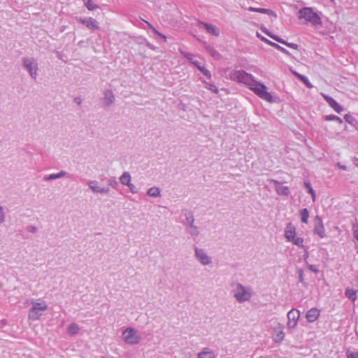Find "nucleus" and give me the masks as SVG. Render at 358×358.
<instances>
[{
  "instance_id": "51",
  "label": "nucleus",
  "mask_w": 358,
  "mask_h": 358,
  "mask_svg": "<svg viewBox=\"0 0 358 358\" xmlns=\"http://www.w3.org/2000/svg\"><path fill=\"white\" fill-rule=\"evenodd\" d=\"M303 248L305 250V253L303 255V258H304V260L306 261L307 258L308 257V248H305V247H304Z\"/></svg>"
},
{
  "instance_id": "48",
  "label": "nucleus",
  "mask_w": 358,
  "mask_h": 358,
  "mask_svg": "<svg viewBox=\"0 0 358 358\" xmlns=\"http://www.w3.org/2000/svg\"><path fill=\"white\" fill-rule=\"evenodd\" d=\"M145 45L148 48H149L150 49L152 50H156V46H155L154 45L151 44L150 43H149L148 41H146L145 43Z\"/></svg>"
},
{
  "instance_id": "9",
  "label": "nucleus",
  "mask_w": 358,
  "mask_h": 358,
  "mask_svg": "<svg viewBox=\"0 0 358 358\" xmlns=\"http://www.w3.org/2000/svg\"><path fill=\"white\" fill-rule=\"evenodd\" d=\"M300 315V311L296 308H292L287 313V328L288 329H293L297 326Z\"/></svg>"
},
{
  "instance_id": "5",
  "label": "nucleus",
  "mask_w": 358,
  "mask_h": 358,
  "mask_svg": "<svg viewBox=\"0 0 358 358\" xmlns=\"http://www.w3.org/2000/svg\"><path fill=\"white\" fill-rule=\"evenodd\" d=\"M31 303L32 306L29 311L28 317L31 320L36 321L40 319L43 312L48 310V306L44 301H34Z\"/></svg>"
},
{
  "instance_id": "58",
  "label": "nucleus",
  "mask_w": 358,
  "mask_h": 358,
  "mask_svg": "<svg viewBox=\"0 0 358 358\" xmlns=\"http://www.w3.org/2000/svg\"><path fill=\"white\" fill-rule=\"evenodd\" d=\"M103 358H106V357H103Z\"/></svg>"
},
{
  "instance_id": "52",
  "label": "nucleus",
  "mask_w": 358,
  "mask_h": 358,
  "mask_svg": "<svg viewBox=\"0 0 358 358\" xmlns=\"http://www.w3.org/2000/svg\"><path fill=\"white\" fill-rule=\"evenodd\" d=\"M197 69H198V66H202L203 65H201V64L198 62L197 60H194V61H192V63Z\"/></svg>"
},
{
  "instance_id": "38",
  "label": "nucleus",
  "mask_w": 358,
  "mask_h": 358,
  "mask_svg": "<svg viewBox=\"0 0 358 358\" xmlns=\"http://www.w3.org/2000/svg\"><path fill=\"white\" fill-rule=\"evenodd\" d=\"M344 120L350 124H354L355 122V117L350 114H345L344 115Z\"/></svg>"
},
{
  "instance_id": "18",
  "label": "nucleus",
  "mask_w": 358,
  "mask_h": 358,
  "mask_svg": "<svg viewBox=\"0 0 358 358\" xmlns=\"http://www.w3.org/2000/svg\"><path fill=\"white\" fill-rule=\"evenodd\" d=\"M115 101V96L111 90H106L103 101L105 106H110Z\"/></svg>"
},
{
  "instance_id": "35",
  "label": "nucleus",
  "mask_w": 358,
  "mask_h": 358,
  "mask_svg": "<svg viewBox=\"0 0 358 358\" xmlns=\"http://www.w3.org/2000/svg\"><path fill=\"white\" fill-rule=\"evenodd\" d=\"M257 36L262 41L265 42L266 43L270 45L271 46L275 48V45H277V43L271 41L270 40L267 39L262 35H261L259 33H257Z\"/></svg>"
},
{
  "instance_id": "50",
  "label": "nucleus",
  "mask_w": 358,
  "mask_h": 358,
  "mask_svg": "<svg viewBox=\"0 0 358 358\" xmlns=\"http://www.w3.org/2000/svg\"><path fill=\"white\" fill-rule=\"evenodd\" d=\"M299 281L301 282H303V271L301 270L299 271Z\"/></svg>"
},
{
  "instance_id": "1",
  "label": "nucleus",
  "mask_w": 358,
  "mask_h": 358,
  "mask_svg": "<svg viewBox=\"0 0 358 358\" xmlns=\"http://www.w3.org/2000/svg\"><path fill=\"white\" fill-rule=\"evenodd\" d=\"M229 78L233 81L245 85L260 99L268 103L276 101L275 97L268 92V87L252 74L243 70H234L230 72Z\"/></svg>"
},
{
  "instance_id": "43",
  "label": "nucleus",
  "mask_w": 358,
  "mask_h": 358,
  "mask_svg": "<svg viewBox=\"0 0 358 358\" xmlns=\"http://www.w3.org/2000/svg\"><path fill=\"white\" fill-rule=\"evenodd\" d=\"M27 231L30 233L35 234L38 231V229L36 227H35L34 225H29L27 227Z\"/></svg>"
},
{
  "instance_id": "56",
  "label": "nucleus",
  "mask_w": 358,
  "mask_h": 358,
  "mask_svg": "<svg viewBox=\"0 0 358 358\" xmlns=\"http://www.w3.org/2000/svg\"><path fill=\"white\" fill-rule=\"evenodd\" d=\"M306 78L307 77H306L305 76L301 75L299 79H300L303 82L304 80H306Z\"/></svg>"
},
{
  "instance_id": "53",
  "label": "nucleus",
  "mask_w": 358,
  "mask_h": 358,
  "mask_svg": "<svg viewBox=\"0 0 358 358\" xmlns=\"http://www.w3.org/2000/svg\"><path fill=\"white\" fill-rule=\"evenodd\" d=\"M354 237H355V238L357 240V241L358 243V229H355V231H354Z\"/></svg>"
},
{
  "instance_id": "24",
  "label": "nucleus",
  "mask_w": 358,
  "mask_h": 358,
  "mask_svg": "<svg viewBox=\"0 0 358 358\" xmlns=\"http://www.w3.org/2000/svg\"><path fill=\"white\" fill-rule=\"evenodd\" d=\"M148 196L150 197H158L161 196V189L158 187H152L147 191Z\"/></svg>"
},
{
  "instance_id": "15",
  "label": "nucleus",
  "mask_w": 358,
  "mask_h": 358,
  "mask_svg": "<svg viewBox=\"0 0 358 358\" xmlns=\"http://www.w3.org/2000/svg\"><path fill=\"white\" fill-rule=\"evenodd\" d=\"M320 310L317 308H312L306 313V318L310 323L315 322L320 315Z\"/></svg>"
},
{
  "instance_id": "36",
  "label": "nucleus",
  "mask_w": 358,
  "mask_h": 358,
  "mask_svg": "<svg viewBox=\"0 0 358 358\" xmlns=\"http://www.w3.org/2000/svg\"><path fill=\"white\" fill-rule=\"evenodd\" d=\"M198 69L208 79L211 78V73L204 66H198Z\"/></svg>"
},
{
  "instance_id": "13",
  "label": "nucleus",
  "mask_w": 358,
  "mask_h": 358,
  "mask_svg": "<svg viewBox=\"0 0 358 358\" xmlns=\"http://www.w3.org/2000/svg\"><path fill=\"white\" fill-rule=\"evenodd\" d=\"M322 96L328 103L329 106L332 108L336 113H340L343 110V106H341L336 100L332 97L327 95L326 94L321 93Z\"/></svg>"
},
{
  "instance_id": "14",
  "label": "nucleus",
  "mask_w": 358,
  "mask_h": 358,
  "mask_svg": "<svg viewBox=\"0 0 358 358\" xmlns=\"http://www.w3.org/2000/svg\"><path fill=\"white\" fill-rule=\"evenodd\" d=\"M271 182L274 185L275 191L278 194L282 196H288L290 192L289 187L287 186H283L280 182L272 179L271 180Z\"/></svg>"
},
{
  "instance_id": "55",
  "label": "nucleus",
  "mask_w": 358,
  "mask_h": 358,
  "mask_svg": "<svg viewBox=\"0 0 358 358\" xmlns=\"http://www.w3.org/2000/svg\"><path fill=\"white\" fill-rule=\"evenodd\" d=\"M292 73H293V74H294L296 77H297L298 78H299V77H300V76H301V74H300V73H297V72H296V71H292Z\"/></svg>"
},
{
  "instance_id": "10",
  "label": "nucleus",
  "mask_w": 358,
  "mask_h": 358,
  "mask_svg": "<svg viewBox=\"0 0 358 358\" xmlns=\"http://www.w3.org/2000/svg\"><path fill=\"white\" fill-rule=\"evenodd\" d=\"M89 189L94 194H99L101 195H108L110 192V188L108 187L101 186L97 180H90L87 181Z\"/></svg>"
},
{
  "instance_id": "33",
  "label": "nucleus",
  "mask_w": 358,
  "mask_h": 358,
  "mask_svg": "<svg viewBox=\"0 0 358 358\" xmlns=\"http://www.w3.org/2000/svg\"><path fill=\"white\" fill-rule=\"evenodd\" d=\"M85 6L89 10H94L98 8V6L93 3L92 0H83Z\"/></svg>"
},
{
  "instance_id": "6",
  "label": "nucleus",
  "mask_w": 358,
  "mask_h": 358,
  "mask_svg": "<svg viewBox=\"0 0 358 358\" xmlns=\"http://www.w3.org/2000/svg\"><path fill=\"white\" fill-rule=\"evenodd\" d=\"M24 69L28 72L29 76L36 80L38 76V63L36 59L31 57H24L22 59Z\"/></svg>"
},
{
  "instance_id": "34",
  "label": "nucleus",
  "mask_w": 358,
  "mask_h": 358,
  "mask_svg": "<svg viewBox=\"0 0 358 358\" xmlns=\"http://www.w3.org/2000/svg\"><path fill=\"white\" fill-rule=\"evenodd\" d=\"M324 119L327 121H336L339 124L343 123V120L341 117H339L338 116H336L335 115H326Z\"/></svg>"
},
{
  "instance_id": "12",
  "label": "nucleus",
  "mask_w": 358,
  "mask_h": 358,
  "mask_svg": "<svg viewBox=\"0 0 358 358\" xmlns=\"http://www.w3.org/2000/svg\"><path fill=\"white\" fill-rule=\"evenodd\" d=\"M77 21L86 26L91 31L98 30L99 29V22L92 17H77Z\"/></svg>"
},
{
  "instance_id": "41",
  "label": "nucleus",
  "mask_w": 358,
  "mask_h": 358,
  "mask_svg": "<svg viewBox=\"0 0 358 358\" xmlns=\"http://www.w3.org/2000/svg\"><path fill=\"white\" fill-rule=\"evenodd\" d=\"M129 189V191L132 193V194H136L138 193V189L137 187L133 184L131 183V182L127 185Z\"/></svg>"
},
{
  "instance_id": "17",
  "label": "nucleus",
  "mask_w": 358,
  "mask_h": 358,
  "mask_svg": "<svg viewBox=\"0 0 358 358\" xmlns=\"http://www.w3.org/2000/svg\"><path fill=\"white\" fill-rule=\"evenodd\" d=\"M216 354L209 348H204L197 354V358H215Z\"/></svg>"
},
{
  "instance_id": "45",
  "label": "nucleus",
  "mask_w": 358,
  "mask_h": 358,
  "mask_svg": "<svg viewBox=\"0 0 358 358\" xmlns=\"http://www.w3.org/2000/svg\"><path fill=\"white\" fill-rule=\"evenodd\" d=\"M275 48H276L277 50H280V52H282L285 54H289V52L285 48H282V46L279 45L278 44L275 45Z\"/></svg>"
},
{
  "instance_id": "44",
  "label": "nucleus",
  "mask_w": 358,
  "mask_h": 358,
  "mask_svg": "<svg viewBox=\"0 0 358 358\" xmlns=\"http://www.w3.org/2000/svg\"><path fill=\"white\" fill-rule=\"evenodd\" d=\"M108 184L113 188H115L117 186V182L114 178L109 179L108 180Z\"/></svg>"
},
{
  "instance_id": "26",
  "label": "nucleus",
  "mask_w": 358,
  "mask_h": 358,
  "mask_svg": "<svg viewBox=\"0 0 358 358\" xmlns=\"http://www.w3.org/2000/svg\"><path fill=\"white\" fill-rule=\"evenodd\" d=\"M301 220L303 223L308 224L309 218V212L307 208H303L299 211Z\"/></svg>"
},
{
  "instance_id": "7",
  "label": "nucleus",
  "mask_w": 358,
  "mask_h": 358,
  "mask_svg": "<svg viewBox=\"0 0 358 358\" xmlns=\"http://www.w3.org/2000/svg\"><path fill=\"white\" fill-rule=\"evenodd\" d=\"M123 341L128 345H136L141 340V337L138 331L133 327L126 328L122 334Z\"/></svg>"
},
{
  "instance_id": "47",
  "label": "nucleus",
  "mask_w": 358,
  "mask_h": 358,
  "mask_svg": "<svg viewBox=\"0 0 358 358\" xmlns=\"http://www.w3.org/2000/svg\"><path fill=\"white\" fill-rule=\"evenodd\" d=\"M303 83L308 87V88H312L313 86V85L310 83L309 80L308 79V78H306V80H304L303 81Z\"/></svg>"
},
{
  "instance_id": "29",
  "label": "nucleus",
  "mask_w": 358,
  "mask_h": 358,
  "mask_svg": "<svg viewBox=\"0 0 358 358\" xmlns=\"http://www.w3.org/2000/svg\"><path fill=\"white\" fill-rule=\"evenodd\" d=\"M201 81L203 83L204 87L206 89H208V90H210L215 94L218 93L219 90H218L217 87L214 84L208 83L204 80H201Z\"/></svg>"
},
{
  "instance_id": "16",
  "label": "nucleus",
  "mask_w": 358,
  "mask_h": 358,
  "mask_svg": "<svg viewBox=\"0 0 358 358\" xmlns=\"http://www.w3.org/2000/svg\"><path fill=\"white\" fill-rule=\"evenodd\" d=\"M199 27L200 28H205L208 33L213 36H218L220 35V30L213 24L200 22Z\"/></svg>"
},
{
  "instance_id": "28",
  "label": "nucleus",
  "mask_w": 358,
  "mask_h": 358,
  "mask_svg": "<svg viewBox=\"0 0 358 358\" xmlns=\"http://www.w3.org/2000/svg\"><path fill=\"white\" fill-rule=\"evenodd\" d=\"M6 220V207L0 202V225L3 224Z\"/></svg>"
},
{
  "instance_id": "19",
  "label": "nucleus",
  "mask_w": 358,
  "mask_h": 358,
  "mask_svg": "<svg viewBox=\"0 0 358 358\" xmlns=\"http://www.w3.org/2000/svg\"><path fill=\"white\" fill-rule=\"evenodd\" d=\"M182 214L185 216V219L182 221V224L186 226H189L194 223V218L192 211L188 210H182Z\"/></svg>"
},
{
  "instance_id": "11",
  "label": "nucleus",
  "mask_w": 358,
  "mask_h": 358,
  "mask_svg": "<svg viewBox=\"0 0 358 358\" xmlns=\"http://www.w3.org/2000/svg\"><path fill=\"white\" fill-rule=\"evenodd\" d=\"M284 327L282 324L277 322L276 326L273 329L271 338L275 343H280L285 339Z\"/></svg>"
},
{
  "instance_id": "39",
  "label": "nucleus",
  "mask_w": 358,
  "mask_h": 358,
  "mask_svg": "<svg viewBox=\"0 0 358 358\" xmlns=\"http://www.w3.org/2000/svg\"><path fill=\"white\" fill-rule=\"evenodd\" d=\"M346 357L347 358H358V351L352 352L349 350L346 351Z\"/></svg>"
},
{
  "instance_id": "32",
  "label": "nucleus",
  "mask_w": 358,
  "mask_h": 358,
  "mask_svg": "<svg viewBox=\"0 0 358 358\" xmlns=\"http://www.w3.org/2000/svg\"><path fill=\"white\" fill-rule=\"evenodd\" d=\"M304 185L307 188L308 192L311 195L313 201H315L316 199V194L310 183L309 182H305Z\"/></svg>"
},
{
  "instance_id": "54",
  "label": "nucleus",
  "mask_w": 358,
  "mask_h": 358,
  "mask_svg": "<svg viewBox=\"0 0 358 358\" xmlns=\"http://www.w3.org/2000/svg\"><path fill=\"white\" fill-rule=\"evenodd\" d=\"M337 166L343 170L347 169V167L345 165H341L340 163H338Z\"/></svg>"
},
{
  "instance_id": "3",
  "label": "nucleus",
  "mask_w": 358,
  "mask_h": 358,
  "mask_svg": "<svg viewBox=\"0 0 358 358\" xmlns=\"http://www.w3.org/2000/svg\"><path fill=\"white\" fill-rule=\"evenodd\" d=\"M284 236L287 242L299 248H304V239L303 237L298 236L296 229L292 223L289 222L286 225L284 230Z\"/></svg>"
},
{
  "instance_id": "27",
  "label": "nucleus",
  "mask_w": 358,
  "mask_h": 358,
  "mask_svg": "<svg viewBox=\"0 0 358 358\" xmlns=\"http://www.w3.org/2000/svg\"><path fill=\"white\" fill-rule=\"evenodd\" d=\"M188 227V233L194 238H196L199 236V231L198 227L194 224V223L189 224Z\"/></svg>"
},
{
  "instance_id": "30",
  "label": "nucleus",
  "mask_w": 358,
  "mask_h": 358,
  "mask_svg": "<svg viewBox=\"0 0 358 358\" xmlns=\"http://www.w3.org/2000/svg\"><path fill=\"white\" fill-rule=\"evenodd\" d=\"M345 294L346 297H348L349 299L352 300V301H355L357 299V292L353 289H347L345 290Z\"/></svg>"
},
{
  "instance_id": "21",
  "label": "nucleus",
  "mask_w": 358,
  "mask_h": 358,
  "mask_svg": "<svg viewBox=\"0 0 358 358\" xmlns=\"http://www.w3.org/2000/svg\"><path fill=\"white\" fill-rule=\"evenodd\" d=\"M67 175V173L65 171H61L57 173H51L48 176H45L44 180L45 181L56 180L64 177Z\"/></svg>"
},
{
  "instance_id": "57",
  "label": "nucleus",
  "mask_w": 358,
  "mask_h": 358,
  "mask_svg": "<svg viewBox=\"0 0 358 358\" xmlns=\"http://www.w3.org/2000/svg\"><path fill=\"white\" fill-rule=\"evenodd\" d=\"M75 101L78 103L80 104L81 101L80 100H78V99H76Z\"/></svg>"
},
{
  "instance_id": "49",
  "label": "nucleus",
  "mask_w": 358,
  "mask_h": 358,
  "mask_svg": "<svg viewBox=\"0 0 358 358\" xmlns=\"http://www.w3.org/2000/svg\"><path fill=\"white\" fill-rule=\"evenodd\" d=\"M315 224H323L322 219L319 216H317V215L315 217Z\"/></svg>"
},
{
  "instance_id": "31",
  "label": "nucleus",
  "mask_w": 358,
  "mask_h": 358,
  "mask_svg": "<svg viewBox=\"0 0 358 358\" xmlns=\"http://www.w3.org/2000/svg\"><path fill=\"white\" fill-rule=\"evenodd\" d=\"M262 30L264 33H265L266 35H268L269 37H271L273 40H275L278 42H284V40L282 38H280L277 35L271 34L270 32V31L268 29H267L266 28H262Z\"/></svg>"
},
{
  "instance_id": "23",
  "label": "nucleus",
  "mask_w": 358,
  "mask_h": 358,
  "mask_svg": "<svg viewBox=\"0 0 358 358\" xmlns=\"http://www.w3.org/2000/svg\"><path fill=\"white\" fill-rule=\"evenodd\" d=\"M313 232L314 234L318 235L321 238H323L326 236L325 229L323 224H315Z\"/></svg>"
},
{
  "instance_id": "37",
  "label": "nucleus",
  "mask_w": 358,
  "mask_h": 358,
  "mask_svg": "<svg viewBox=\"0 0 358 358\" xmlns=\"http://www.w3.org/2000/svg\"><path fill=\"white\" fill-rule=\"evenodd\" d=\"M181 54L183 55L184 57H185L189 62H191V63H192V61L195 60L194 59L195 56L194 55H192V53L181 51Z\"/></svg>"
},
{
  "instance_id": "40",
  "label": "nucleus",
  "mask_w": 358,
  "mask_h": 358,
  "mask_svg": "<svg viewBox=\"0 0 358 358\" xmlns=\"http://www.w3.org/2000/svg\"><path fill=\"white\" fill-rule=\"evenodd\" d=\"M280 43L287 45V47H289L290 48L294 49V50H297L299 48V45L297 44L293 43H288V42L285 41V40H284V42H280Z\"/></svg>"
},
{
  "instance_id": "46",
  "label": "nucleus",
  "mask_w": 358,
  "mask_h": 358,
  "mask_svg": "<svg viewBox=\"0 0 358 358\" xmlns=\"http://www.w3.org/2000/svg\"><path fill=\"white\" fill-rule=\"evenodd\" d=\"M148 25H149V27H150V28L154 31V32H155V34H158L159 36H162L164 40H166V37L164 35H163V34H162L159 33L157 30H155V29L152 27V26L150 24H148Z\"/></svg>"
},
{
  "instance_id": "2",
  "label": "nucleus",
  "mask_w": 358,
  "mask_h": 358,
  "mask_svg": "<svg viewBox=\"0 0 358 358\" xmlns=\"http://www.w3.org/2000/svg\"><path fill=\"white\" fill-rule=\"evenodd\" d=\"M231 294L238 303H243L250 301L255 292L250 286L236 282L231 284Z\"/></svg>"
},
{
  "instance_id": "4",
  "label": "nucleus",
  "mask_w": 358,
  "mask_h": 358,
  "mask_svg": "<svg viewBox=\"0 0 358 358\" xmlns=\"http://www.w3.org/2000/svg\"><path fill=\"white\" fill-rule=\"evenodd\" d=\"M299 18L303 19L306 22H310L313 25H320L322 24L320 16L310 7H303L300 9L299 11Z\"/></svg>"
},
{
  "instance_id": "42",
  "label": "nucleus",
  "mask_w": 358,
  "mask_h": 358,
  "mask_svg": "<svg viewBox=\"0 0 358 358\" xmlns=\"http://www.w3.org/2000/svg\"><path fill=\"white\" fill-rule=\"evenodd\" d=\"M306 264H307V266L310 271H311L312 272H313L315 273H319V269L315 265L308 264L307 262H306Z\"/></svg>"
},
{
  "instance_id": "20",
  "label": "nucleus",
  "mask_w": 358,
  "mask_h": 358,
  "mask_svg": "<svg viewBox=\"0 0 358 358\" xmlns=\"http://www.w3.org/2000/svg\"><path fill=\"white\" fill-rule=\"evenodd\" d=\"M248 10L251 12H257V13H263V14H267L268 15H273L275 17H277L276 13L270 9L262 8H255V7L250 6L248 8Z\"/></svg>"
},
{
  "instance_id": "22",
  "label": "nucleus",
  "mask_w": 358,
  "mask_h": 358,
  "mask_svg": "<svg viewBox=\"0 0 358 358\" xmlns=\"http://www.w3.org/2000/svg\"><path fill=\"white\" fill-rule=\"evenodd\" d=\"M120 182L122 185L127 186L131 182V176L127 171H124L120 177Z\"/></svg>"
},
{
  "instance_id": "25",
  "label": "nucleus",
  "mask_w": 358,
  "mask_h": 358,
  "mask_svg": "<svg viewBox=\"0 0 358 358\" xmlns=\"http://www.w3.org/2000/svg\"><path fill=\"white\" fill-rule=\"evenodd\" d=\"M80 329V327L77 324L71 323L68 327L67 331H68V333L71 336H73V335H76V334H78Z\"/></svg>"
},
{
  "instance_id": "8",
  "label": "nucleus",
  "mask_w": 358,
  "mask_h": 358,
  "mask_svg": "<svg viewBox=\"0 0 358 358\" xmlns=\"http://www.w3.org/2000/svg\"><path fill=\"white\" fill-rule=\"evenodd\" d=\"M194 256L196 260L203 266H209L212 264V258L204 249L195 247Z\"/></svg>"
}]
</instances>
